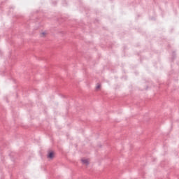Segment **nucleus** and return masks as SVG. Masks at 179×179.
Listing matches in <instances>:
<instances>
[{
    "instance_id": "nucleus-1",
    "label": "nucleus",
    "mask_w": 179,
    "mask_h": 179,
    "mask_svg": "<svg viewBox=\"0 0 179 179\" xmlns=\"http://www.w3.org/2000/svg\"><path fill=\"white\" fill-rule=\"evenodd\" d=\"M55 157V152L52 150L48 151L47 158L52 159Z\"/></svg>"
},
{
    "instance_id": "nucleus-2",
    "label": "nucleus",
    "mask_w": 179,
    "mask_h": 179,
    "mask_svg": "<svg viewBox=\"0 0 179 179\" xmlns=\"http://www.w3.org/2000/svg\"><path fill=\"white\" fill-rule=\"evenodd\" d=\"M10 157H11L12 159V161L13 162H15V159H17V154H15L13 152H11L10 155H9Z\"/></svg>"
},
{
    "instance_id": "nucleus-3",
    "label": "nucleus",
    "mask_w": 179,
    "mask_h": 179,
    "mask_svg": "<svg viewBox=\"0 0 179 179\" xmlns=\"http://www.w3.org/2000/svg\"><path fill=\"white\" fill-rule=\"evenodd\" d=\"M81 162H82L83 164H86V166H88V164H89V160H87V159H82Z\"/></svg>"
},
{
    "instance_id": "nucleus-4",
    "label": "nucleus",
    "mask_w": 179,
    "mask_h": 179,
    "mask_svg": "<svg viewBox=\"0 0 179 179\" xmlns=\"http://www.w3.org/2000/svg\"><path fill=\"white\" fill-rule=\"evenodd\" d=\"M176 59V52H172V58L171 60L174 61Z\"/></svg>"
},
{
    "instance_id": "nucleus-5",
    "label": "nucleus",
    "mask_w": 179,
    "mask_h": 179,
    "mask_svg": "<svg viewBox=\"0 0 179 179\" xmlns=\"http://www.w3.org/2000/svg\"><path fill=\"white\" fill-rule=\"evenodd\" d=\"M63 5H64V6H66V1H63Z\"/></svg>"
},
{
    "instance_id": "nucleus-6",
    "label": "nucleus",
    "mask_w": 179,
    "mask_h": 179,
    "mask_svg": "<svg viewBox=\"0 0 179 179\" xmlns=\"http://www.w3.org/2000/svg\"><path fill=\"white\" fill-rule=\"evenodd\" d=\"M100 87H101V86L100 85H98L96 87V89H100Z\"/></svg>"
},
{
    "instance_id": "nucleus-7",
    "label": "nucleus",
    "mask_w": 179,
    "mask_h": 179,
    "mask_svg": "<svg viewBox=\"0 0 179 179\" xmlns=\"http://www.w3.org/2000/svg\"><path fill=\"white\" fill-rule=\"evenodd\" d=\"M52 3L54 6H55V5H57V1H54V2H52Z\"/></svg>"
},
{
    "instance_id": "nucleus-8",
    "label": "nucleus",
    "mask_w": 179,
    "mask_h": 179,
    "mask_svg": "<svg viewBox=\"0 0 179 179\" xmlns=\"http://www.w3.org/2000/svg\"><path fill=\"white\" fill-rule=\"evenodd\" d=\"M42 34H43V36H45L46 33L45 32H43Z\"/></svg>"
},
{
    "instance_id": "nucleus-9",
    "label": "nucleus",
    "mask_w": 179,
    "mask_h": 179,
    "mask_svg": "<svg viewBox=\"0 0 179 179\" xmlns=\"http://www.w3.org/2000/svg\"><path fill=\"white\" fill-rule=\"evenodd\" d=\"M155 20V19H154L153 17H152V18H151V20Z\"/></svg>"
}]
</instances>
